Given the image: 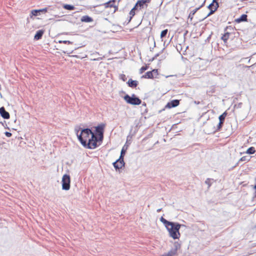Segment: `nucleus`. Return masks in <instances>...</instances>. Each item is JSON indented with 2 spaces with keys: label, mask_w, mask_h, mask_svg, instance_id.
Listing matches in <instances>:
<instances>
[{
  "label": "nucleus",
  "mask_w": 256,
  "mask_h": 256,
  "mask_svg": "<svg viewBox=\"0 0 256 256\" xmlns=\"http://www.w3.org/2000/svg\"><path fill=\"white\" fill-rule=\"evenodd\" d=\"M113 165L116 169L122 168L124 165V158H119L116 162L113 163Z\"/></svg>",
  "instance_id": "nucleus-9"
},
{
  "label": "nucleus",
  "mask_w": 256,
  "mask_h": 256,
  "mask_svg": "<svg viewBox=\"0 0 256 256\" xmlns=\"http://www.w3.org/2000/svg\"><path fill=\"white\" fill-rule=\"evenodd\" d=\"M127 84L128 86L134 88H136L138 86V82L137 80H132V78H130L128 80Z\"/></svg>",
  "instance_id": "nucleus-14"
},
{
  "label": "nucleus",
  "mask_w": 256,
  "mask_h": 256,
  "mask_svg": "<svg viewBox=\"0 0 256 256\" xmlns=\"http://www.w3.org/2000/svg\"><path fill=\"white\" fill-rule=\"evenodd\" d=\"M116 2L115 0H110L109 2L103 4L105 8H113L114 12H115L118 10V6L114 4Z\"/></svg>",
  "instance_id": "nucleus-8"
},
{
  "label": "nucleus",
  "mask_w": 256,
  "mask_h": 256,
  "mask_svg": "<svg viewBox=\"0 0 256 256\" xmlns=\"http://www.w3.org/2000/svg\"><path fill=\"white\" fill-rule=\"evenodd\" d=\"M148 65L146 64L145 66H142L139 70V72L141 74H142L145 70H148Z\"/></svg>",
  "instance_id": "nucleus-24"
},
{
  "label": "nucleus",
  "mask_w": 256,
  "mask_h": 256,
  "mask_svg": "<svg viewBox=\"0 0 256 256\" xmlns=\"http://www.w3.org/2000/svg\"><path fill=\"white\" fill-rule=\"evenodd\" d=\"M126 150L122 148L121 150L120 156V158H124V155L125 154Z\"/></svg>",
  "instance_id": "nucleus-27"
},
{
  "label": "nucleus",
  "mask_w": 256,
  "mask_h": 256,
  "mask_svg": "<svg viewBox=\"0 0 256 256\" xmlns=\"http://www.w3.org/2000/svg\"><path fill=\"white\" fill-rule=\"evenodd\" d=\"M247 15L245 14H242L240 18L236 20V22L240 23L242 22H246L247 21Z\"/></svg>",
  "instance_id": "nucleus-17"
},
{
  "label": "nucleus",
  "mask_w": 256,
  "mask_h": 256,
  "mask_svg": "<svg viewBox=\"0 0 256 256\" xmlns=\"http://www.w3.org/2000/svg\"><path fill=\"white\" fill-rule=\"evenodd\" d=\"M256 152V148L252 146V147L249 148L247 150L246 153L248 154H254Z\"/></svg>",
  "instance_id": "nucleus-19"
},
{
  "label": "nucleus",
  "mask_w": 256,
  "mask_h": 256,
  "mask_svg": "<svg viewBox=\"0 0 256 256\" xmlns=\"http://www.w3.org/2000/svg\"><path fill=\"white\" fill-rule=\"evenodd\" d=\"M152 0H140L137 2L136 5L138 8L140 7V9L143 8L144 5H146V7L148 6V4L151 2Z\"/></svg>",
  "instance_id": "nucleus-11"
},
{
  "label": "nucleus",
  "mask_w": 256,
  "mask_h": 256,
  "mask_svg": "<svg viewBox=\"0 0 256 256\" xmlns=\"http://www.w3.org/2000/svg\"><path fill=\"white\" fill-rule=\"evenodd\" d=\"M168 30L167 29L162 30L160 34V38H162L165 37L168 34Z\"/></svg>",
  "instance_id": "nucleus-25"
},
{
  "label": "nucleus",
  "mask_w": 256,
  "mask_h": 256,
  "mask_svg": "<svg viewBox=\"0 0 256 256\" xmlns=\"http://www.w3.org/2000/svg\"><path fill=\"white\" fill-rule=\"evenodd\" d=\"M170 224L166 226L170 236L174 239L178 238L180 236L179 230L181 226L180 224L172 222H170Z\"/></svg>",
  "instance_id": "nucleus-2"
},
{
  "label": "nucleus",
  "mask_w": 256,
  "mask_h": 256,
  "mask_svg": "<svg viewBox=\"0 0 256 256\" xmlns=\"http://www.w3.org/2000/svg\"><path fill=\"white\" fill-rule=\"evenodd\" d=\"M180 104V100H174L168 102L166 106V108H172L176 107Z\"/></svg>",
  "instance_id": "nucleus-10"
},
{
  "label": "nucleus",
  "mask_w": 256,
  "mask_h": 256,
  "mask_svg": "<svg viewBox=\"0 0 256 256\" xmlns=\"http://www.w3.org/2000/svg\"><path fill=\"white\" fill-rule=\"evenodd\" d=\"M0 114L4 119H8L10 117L9 113L5 110L4 107L0 108Z\"/></svg>",
  "instance_id": "nucleus-13"
},
{
  "label": "nucleus",
  "mask_w": 256,
  "mask_h": 256,
  "mask_svg": "<svg viewBox=\"0 0 256 256\" xmlns=\"http://www.w3.org/2000/svg\"><path fill=\"white\" fill-rule=\"evenodd\" d=\"M63 8L66 10H74L75 8L74 6L67 4H64Z\"/></svg>",
  "instance_id": "nucleus-21"
},
{
  "label": "nucleus",
  "mask_w": 256,
  "mask_h": 256,
  "mask_svg": "<svg viewBox=\"0 0 256 256\" xmlns=\"http://www.w3.org/2000/svg\"><path fill=\"white\" fill-rule=\"evenodd\" d=\"M160 210H158V212H160Z\"/></svg>",
  "instance_id": "nucleus-33"
},
{
  "label": "nucleus",
  "mask_w": 256,
  "mask_h": 256,
  "mask_svg": "<svg viewBox=\"0 0 256 256\" xmlns=\"http://www.w3.org/2000/svg\"><path fill=\"white\" fill-rule=\"evenodd\" d=\"M158 75V70L157 69H154L152 71L146 72L142 78H156Z\"/></svg>",
  "instance_id": "nucleus-5"
},
{
  "label": "nucleus",
  "mask_w": 256,
  "mask_h": 256,
  "mask_svg": "<svg viewBox=\"0 0 256 256\" xmlns=\"http://www.w3.org/2000/svg\"><path fill=\"white\" fill-rule=\"evenodd\" d=\"M124 100L127 103L132 105H139L142 102V100L136 97L134 94H132V96L126 94L124 96Z\"/></svg>",
  "instance_id": "nucleus-3"
},
{
  "label": "nucleus",
  "mask_w": 256,
  "mask_h": 256,
  "mask_svg": "<svg viewBox=\"0 0 256 256\" xmlns=\"http://www.w3.org/2000/svg\"><path fill=\"white\" fill-rule=\"evenodd\" d=\"M223 124V122H219V124L218 126V130H220L222 128Z\"/></svg>",
  "instance_id": "nucleus-28"
},
{
  "label": "nucleus",
  "mask_w": 256,
  "mask_h": 256,
  "mask_svg": "<svg viewBox=\"0 0 256 256\" xmlns=\"http://www.w3.org/2000/svg\"><path fill=\"white\" fill-rule=\"evenodd\" d=\"M44 33V30H38L34 36V39L37 40L40 39L42 38Z\"/></svg>",
  "instance_id": "nucleus-18"
},
{
  "label": "nucleus",
  "mask_w": 256,
  "mask_h": 256,
  "mask_svg": "<svg viewBox=\"0 0 256 256\" xmlns=\"http://www.w3.org/2000/svg\"><path fill=\"white\" fill-rule=\"evenodd\" d=\"M120 78L123 80V81H126V75L124 74H122L120 75Z\"/></svg>",
  "instance_id": "nucleus-29"
},
{
  "label": "nucleus",
  "mask_w": 256,
  "mask_h": 256,
  "mask_svg": "<svg viewBox=\"0 0 256 256\" xmlns=\"http://www.w3.org/2000/svg\"><path fill=\"white\" fill-rule=\"evenodd\" d=\"M226 116H227V112H224L222 114H221L219 116L220 122H223V123H224Z\"/></svg>",
  "instance_id": "nucleus-20"
},
{
  "label": "nucleus",
  "mask_w": 256,
  "mask_h": 256,
  "mask_svg": "<svg viewBox=\"0 0 256 256\" xmlns=\"http://www.w3.org/2000/svg\"><path fill=\"white\" fill-rule=\"evenodd\" d=\"M229 38V33L226 32L225 33L222 37V40L224 42H226L228 40Z\"/></svg>",
  "instance_id": "nucleus-22"
},
{
  "label": "nucleus",
  "mask_w": 256,
  "mask_h": 256,
  "mask_svg": "<svg viewBox=\"0 0 256 256\" xmlns=\"http://www.w3.org/2000/svg\"><path fill=\"white\" fill-rule=\"evenodd\" d=\"M218 7V3L215 0H213L212 2L208 6V8L210 10V12L206 16V18L213 14L217 10Z\"/></svg>",
  "instance_id": "nucleus-7"
},
{
  "label": "nucleus",
  "mask_w": 256,
  "mask_h": 256,
  "mask_svg": "<svg viewBox=\"0 0 256 256\" xmlns=\"http://www.w3.org/2000/svg\"><path fill=\"white\" fill-rule=\"evenodd\" d=\"M202 5L201 6H200V7L198 8H195L194 10H193L191 11L189 14H188V18L190 20V21H192L193 18H194V15L195 14L196 12L202 7Z\"/></svg>",
  "instance_id": "nucleus-15"
},
{
  "label": "nucleus",
  "mask_w": 256,
  "mask_h": 256,
  "mask_svg": "<svg viewBox=\"0 0 256 256\" xmlns=\"http://www.w3.org/2000/svg\"><path fill=\"white\" fill-rule=\"evenodd\" d=\"M70 178L68 174H65L62 178V188L68 190L70 188Z\"/></svg>",
  "instance_id": "nucleus-4"
},
{
  "label": "nucleus",
  "mask_w": 256,
  "mask_h": 256,
  "mask_svg": "<svg viewBox=\"0 0 256 256\" xmlns=\"http://www.w3.org/2000/svg\"><path fill=\"white\" fill-rule=\"evenodd\" d=\"M160 221L165 225L166 227L168 224H171L170 222L164 219L163 217L160 218Z\"/></svg>",
  "instance_id": "nucleus-23"
},
{
  "label": "nucleus",
  "mask_w": 256,
  "mask_h": 256,
  "mask_svg": "<svg viewBox=\"0 0 256 256\" xmlns=\"http://www.w3.org/2000/svg\"><path fill=\"white\" fill-rule=\"evenodd\" d=\"M80 20L81 22H90L93 21V19L88 16H82Z\"/></svg>",
  "instance_id": "nucleus-16"
},
{
  "label": "nucleus",
  "mask_w": 256,
  "mask_h": 256,
  "mask_svg": "<svg viewBox=\"0 0 256 256\" xmlns=\"http://www.w3.org/2000/svg\"><path fill=\"white\" fill-rule=\"evenodd\" d=\"M246 160H247V158L246 156H244L242 157L240 159V160H241V161H245Z\"/></svg>",
  "instance_id": "nucleus-30"
},
{
  "label": "nucleus",
  "mask_w": 256,
  "mask_h": 256,
  "mask_svg": "<svg viewBox=\"0 0 256 256\" xmlns=\"http://www.w3.org/2000/svg\"><path fill=\"white\" fill-rule=\"evenodd\" d=\"M137 8H138V7L136 6V5H135L134 6L130 11V15L134 16L135 14L134 10Z\"/></svg>",
  "instance_id": "nucleus-26"
},
{
  "label": "nucleus",
  "mask_w": 256,
  "mask_h": 256,
  "mask_svg": "<svg viewBox=\"0 0 256 256\" xmlns=\"http://www.w3.org/2000/svg\"><path fill=\"white\" fill-rule=\"evenodd\" d=\"M105 127V124H100L95 127V134L90 129L85 128L81 130L80 134L78 131L76 135L84 146L90 149H94L100 144L104 138Z\"/></svg>",
  "instance_id": "nucleus-1"
},
{
  "label": "nucleus",
  "mask_w": 256,
  "mask_h": 256,
  "mask_svg": "<svg viewBox=\"0 0 256 256\" xmlns=\"http://www.w3.org/2000/svg\"><path fill=\"white\" fill-rule=\"evenodd\" d=\"M48 11L47 8H44L40 10H34L31 11L30 17L32 18V16H36L40 14V12H46Z\"/></svg>",
  "instance_id": "nucleus-12"
},
{
  "label": "nucleus",
  "mask_w": 256,
  "mask_h": 256,
  "mask_svg": "<svg viewBox=\"0 0 256 256\" xmlns=\"http://www.w3.org/2000/svg\"><path fill=\"white\" fill-rule=\"evenodd\" d=\"M66 42H67L66 41H64V42H63V43H64V44H66Z\"/></svg>",
  "instance_id": "nucleus-32"
},
{
  "label": "nucleus",
  "mask_w": 256,
  "mask_h": 256,
  "mask_svg": "<svg viewBox=\"0 0 256 256\" xmlns=\"http://www.w3.org/2000/svg\"><path fill=\"white\" fill-rule=\"evenodd\" d=\"M5 134L8 137H10V136H12V134L10 132H6L5 133Z\"/></svg>",
  "instance_id": "nucleus-31"
},
{
  "label": "nucleus",
  "mask_w": 256,
  "mask_h": 256,
  "mask_svg": "<svg viewBox=\"0 0 256 256\" xmlns=\"http://www.w3.org/2000/svg\"><path fill=\"white\" fill-rule=\"evenodd\" d=\"M180 244L178 242L174 243L175 248L168 251V252H165L160 256H175L177 255L178 249L180 248Z\"/></svg>",
  "instance_id": "nucleus-6"
}]
</instances>
